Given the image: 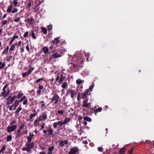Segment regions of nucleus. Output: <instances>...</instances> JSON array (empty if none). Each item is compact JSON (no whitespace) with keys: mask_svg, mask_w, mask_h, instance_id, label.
<instances>
[{"mask_svg":"<svg viewBox=\"0 0 154 154\" xmlns=\"http://www.w3.org/2000/svg\"><path fill=\"white\" fill-rule=\"evenodd\" d=\"M32 137H27V142L28 143H26L25 144L26 147H23L22 150L23 151H26L29 153H32V149H33L34 146V143L33 142L31 143L32 139Z\"/></svg>","mask_w":154,"mask_h":154,"instance_id":"1","label":"nucleus"},{"mask_svg":"<svg viewBox=\"0 0 154 154\" xmlns=\"http://www.w3.org/2000/svg\"><path fill=\"white\" fill-rule=\"evenodd\" d=\"M60 37H57L54 39V40L52 41L51 42V45L49 47V49L50 50H52V49H56L57 47L59 46L60 43L59 40Z\"/></svg>","mask_w":154,"mask_h":154,"instance_id":"2","label":"nucleus"},{"mask_svg":"<svg viewBox=\"0 0 154 154\" xmlns=\"http://www.w3.org/2000/svg\"><path fill=\"white\" fill-rule=\"evenodd\" d=\"M69 93L71 94V97L72 98V99H74L75 97L76 94H77V93L74 90L72 89H69L68 90V91H67L66 94H69Z\"/></svg>","mask_w":154,"mask_h":154,"instance_id":"3","label":"nucleus"},{"mask_svg":"<svg viewBox=\"0 0 154 154\" xmlns=\"http://www.w3.org/2000/svg\"><path fill=\"white\" fill-rule=\"evenodd\" d=\"M16 125H13L12 126H8L7 128V131L8 132H11L14 131L17 128Z\"/></svg>","mask_w":154,"mask_h":154,"instance_id":"4","label":"nucleus"},{"mask_svg":"<svg viewBox=\"0 0 154 154\" xmlns=\"http://www.w3.org/2000/svg\"><path fill=\"white\" fill-rule=\"evenodd\" d=\"M59 98V96L57 94H55L53 98L51 99V101L53 102L55 104H56L58 102Z\"/></svg>","mask_w":154,"mask_h":154,"instance_id":"5","label":"nucleus"},{"mask_svg":"<svg viewBox=\"0 0 154 154\" xmlns=\"http://www.w3.org/2000/svg\"><path fill=\"white\" fill-rule=\"evenodd\" d=\"M78 148L74 147L71 148L70 151L69 152V154H75L78 152Z\"/></svg>","mask_w":154,"mask_h":154,"instance_id":"6","label":"nucleus"},{"mask_svg":"<svg viewBox=\"0 0 154 154\" xmlns=\"http://www.w3.org/2000/svg\"><path fill=\"white\" fill-rule=\"evenodd\" d=\"M24 21L25 22L28 23L30 25H32L35 22L34 20L32 17L26 19Z\"/></svg>","mask_w":154,"mask_h":154,"instance_id":"7","label":"nucleus"},{"mask_svg":"<svg viewBox=\"0 0 154 154\" xmlns=\"http://www.w3.org/2000/svg\"><path fill=\"white\" fill-rule=\"evenodd\" d=\"M22 135L21 130L18 129L16 133L15 137L16 138H19L21 135Z\"/></svg>","mask_w":154,"mask_h":154,"instance_id":"8","label":"nucleus"},{"mask_svg":"<svg viewBox=\"0 0 154 154\" xmlns=\"http://www.w3.org/2000/svg\"><path fill=\"white\" fill-rule=\"evenodd\" d=\"M68 143L67 140L61 141L59 143V145L61 147H63L65 146V144H67Z\"/></svg>","mask_w":154,"mask_h":154,"instance_id":"9","label":"nucleus"},{"mask_svg":"<svg viewBox=\"0 0 154 154\" xmlns=\"http://www.w3.org/2000/svg\"><path fill=\"white\" fill-rule=\"evenodd\" d=\"M92 110H94V112H101L102 110V109L101 107H99L98 108H97V107L95 106L94 108H92Z\"/></svg>","mask_w":154,"mask_h":154,"instance_id":"10","label":"nucleus"},{"mask_svg":"<svg viewBox=\"0 0 154 154\" xmlns=\"http://www.w3.org/2000/svg\"><path fill=\"white\" fill-rule=\"evenodd\" d=\"M7 100H8L7 104H11L14 101V99L12 98L11 96H9L7 98Z\"/></svg>","mask_w":154,"mask_h":154,"instance_id":"11","label":"nucleus"},{"mask_svg":"<svg viewBox=\"0 0 154 154\" xmlns=\"http://www.w3.org/2000/svg\"><path fill=\"white\" fill-rule=\"evenodd\" d=\"M77 64V66H79V65L83 63V60L82 59L79 58L74 61Z\"/></svg>","mask_w":154,"mask_h":154,"instance_id":"12","label":"nucleus"},{"mask_svg":"<svg viewBox=\"0 0 154 154\" xmlns=\"http://www.w3.org/2000/svg\"><path fill=\"white\" fill-rule=\"evenodd\" d=\"M53 59H56L55 58L54 54L51 55L49 59L48 58H46L45 59V60L46 61H48L49 62H50Z\"/></svg>","mask_w":154,"mask_h":154,"instance_id":"13","label":"nucleus"},{"mask_svg":"<svg viewBox=\"0 0 154 154\" xmlns=\"http://www.w3.org/2000/svg\"><path fill=\"white\" fill-rule=\"evenodd\" d=\"M42 50L43 51L44 54H47L49 52V49L48 47L46 46L42 48Z\"/></svg>","mask_w":154,"mask_h":154,"instance_id":"14","label":"nucleus"},{"mask_svg":"<svg viewBox=\"0 0 154 154\" xmlns=\"http://www.w3.org/2000/svg\"><path fill=\"white\" fill-rule=\"evenodd\" d=\"M66 78V77L65 75H63L62 74H61L60 75V79L59 80V82L60 83H61L63 82V81Z\"/></svg>","mask_w":154,"mask_h":154,"instance_id":"15","label":"nucleus"},{"mask_svg":"<svg viewBox=\"0 0 154 154\" xmlns=\"http://www.w3.org/2000/svg\"><path fill=\"white\" fill-rule=\"evenodd\" d=\"M54 55L55 56V58H57L61 57L63 55L62 53H59L58 52H55L54 53Z\"/></svg>","mask_w":154,"mask_h":154,"instance_id":"16","label":"nucleus"},{"mask_svg":"<svg viewBox=\"0 0 154 154\" xmlns=\"http://www.w3.org/2000/svg\"><path fill=\"white\" fill-rule=\"evenodd\" d=\"M29 34L34 39H36V36H35V34L33 31H31L30 32Z\"/></svg>","mask_w":154,"mask_h":154,"instance_id":"17","label":"nucleus"},{"mask_svg":"<svg viewBox=\"0 0 154 154\" xmlns=\"http://www.w3.org/2000/svg\"><path fill=\"white\" fill-rule=\"evenodd\" d=\"M53 130L50 127H49L47 130V132L50 135H51L53 134Z\"/></svg>","mask_w":154,"mask_h":154,"instance_id":"18","label":"nucleus"},{"mask_svg":"<svg viewBox=\"0 0 154 154\" xmlns=\"http://www.w3.org/2000/svg\"><path fill=\"white\" fill-rule=\"evenodd\" d=\"M126 148L125 147H123L119 151V153L120 154H124Z\"/></svg>","mask_w":154,"mask_h":154,"instance_id":"19","label":"nucleus"},{"mask_svg":"<svg viewBox=\"0 0 154 154\" xmlns=\"http://www.w3.org/2000/svg\"><path fill=\"white\" fill-rule=\"evenodd\" d=\"M13 7V5L12 4V3L10 5V6H9L7 10V12L8 13H10L11 12L12 8Z\"/></svg>","mask_w":154,"mask_h":154,"instance_id":"20","label":"nucleus"},{"mask_svg":"<svg viewBox=\"0 0 154 154\" xmlns=\"http://www.w3.org/2000/svg\"><path fill=\"white\" fill-rule=\"evenodd\" d=\"M90 106V103H83V104L82 105V107L84 108H89Z\"/></svg>","mask_w":154,"mask_h":154,"instance_id":"21","label":"nucleus"},{"mask_svg":"<svg viewBox=\"0 0 154 154\" xmlns=\"http://www.w3.org/2000/svg\"><path fill=\"white\" fill-rule=\"evenodd\" d=\"M81 98L83 99H85L87 98V95L86 94V93H82V94L81 95Z\"/></svg>","mask_w":154,"mask_h":154,"instance_id":"22","label":"nucleus"},{"mask_svg":"<svg viewBox=\"0 0 154 154\" xmlns=\"http://www.w3.org/2000/svg\"><path fill=\"white\" fill-rule=\"evenodd\" d=\"M34 112H35V113L31 114L29 116V118L30 119H32L33 117H35L36 115H37L38 113L36 112V110L35 109Z\"/></svg>","mask_w":154,"mask_h":154,"instance_id":"23","label":"nucleus"},{"mask_svg":"<svg viewBox=\"0 0 154 154\" xmlns=\"http://www.w3.org/2000/svg\"><path fill=\"white\" fill-rule=\"evenodd\" d=\"M86 121H87L88 122H91V119L88 116H85L83 118Z\"/></svg>","mask_w":154,"mask_h":154,"instance_id":"24","label":"nucleus"},{"mask_svg":"<svg viewBox=\"0 0 154 154\" xmlns=\"http://www.w3.org/2000/svg\"><path fill=\"white\" fill-rule=\"evenodd\" d=\"M5 63H2V61L0 62V69H2L4 68V67L5 66Z\"/></svg>","mask_w":154,"mask_h":154,"instance_id":"25","label":"nucleus"},{"mask_svg":"<svg viewBox=\"0 0 154 154\" xmlns=\"http://www.w3.org/2000/svg\"><path fill=\"white\" fill-rule=\"evenodd\" d=\"M71 64L72 65V66L74 68H76L77 67H78L77 64L76 62H75L74 61L71 62Z\"/></svg>","mask_w":154,"mask_h":154,"instance_id":"26","label":"nucleus"},{"mask_svg":"<svg viewBox=\"0 0 154 154\" xmlns=\"http://www.w3.org/2000/svg\"><path fill=\"white\" fill-rule=\"evenodd\" d=\"M42 32L45 34H47V29L45 27H42Z\"/></svg>","mask_w":154,"mask_h":154,"instance_id":"27","label":"nucleus"},{"mask_svg":"<svg viewBox=\"0 0 154 154\" xmlns=\"http://www.w3.org/2000/svg\"><path fill=\"white\" fill-rule=\"evenodd\" d=\"M70 121V119L69 118L66 117L63 122V124L64 125L66 124L67 122H69Z\"/></svg>","mask_w":154,"mask_h":154,"instance_id":"28","label":"nucleus"},{"mask_svg":"<svg viewBox=\"0 0 154 154\" xmlns=\"http://www.w3.org/2000/svg\"><path fill=\"white\" fill-rule=\"evenodd\" d=\"M47 29L48 31L50 32L51 31L53 28L52 25L50 24L47 26Z\"/></svg>","mask_w":154,"mask_h":154,"instance_id":"29","label":"nucleus"},{"mask_svg":"<svg viewBox=\"0 0 154 154\" xmlns=\"http://www.w3.org/2000/svg\"><path fill=\"white\" fill-rule=\"evenodd\" d=\"M67 86V83L64 82L62 85L61 87L63 88H66Z\"/></svg>","mask_w":154,"mask_h":154,"instance_id":"30","label":"nucleus"},{"mask_svg":"<svg viewBox=\"0 0 154 154\" xmlns=\"http://www.w3.org/2000/svg\"><path fill=\"white\" fill-rule=\"evenodd\" d=\"M34 68L33 67H31L28 70V71L27 72L28 73V75L30 74L34 70Z\"/></svg>","mask_w":154,"mask_h":154,"instance_id":"31","label":"nucleus"},{"mask_svg":"<svg viewBox=\"0 0 154 154\" xmlns=\"http://www.w3.org/2000/svg\"><path fill=\"white\" fill-rule=\"evenodd\" d=\"M22 109V108L21 107H19L15 112V114H18L20 111Z\"/></svg>","mask_w":154,"mask_h":154,"instance_id":"32","label":"nucleus"},{"mask_svg":"<svg viewBox=\"0 0 154 154\" xmlns=\"http://www.w3.org/2000/svg\"><path fill=\"white\" fill-rule=\"evenodd\" d=\"M16 107H15V106L14 104H13L9 108V109L10 110H14L16 109Z\"/></svg>","mask_w":154,"mask_h":154,"instance_id":"33","label":"nucleus"},{"mask_svg":"<svg viewBox=\"0 0 154 154\" xmlns=\"http://www.w3.org/2000/svg\"><path fill=\"white\" fill-rule=\"evenodd\" d=\"M44 0H41L39 1V3L37 5H36V6H35V8H36L37 7H38L43 2Z\"/></svg>","mask_w":154,"mask_h":154,"instance_id":"34","label":"nucleus"},{"mask_svg":"<svg viewBox=\"0 0 154 154\" xmlns=\"http://www.w3.org/2000/svg\"><path fill=\"white\" fill-rule=\"evenodd\" d=\"M42 118V119L45 120L47 119V116L46 114L43 113L41 116Z\"/></svg>","mask_w":154,"mask_h":154,"instance_id":"35","label":"nucleus"},{"mask_svg":"<svg viewBox=\"0 0 154 154\" xmlns=\"http://www.w3.org/2000/svg\"><path fill=\"white\" fill-rule=\"evenodd\" d=\"M12 137L11 135H9L7 137V140H6L8 142V141H11V140L12 139Z\"/></svg>","mask_w":154,"mask_h":154,"instance_id":"36","label":"nucleus"},{"mask_svg":"<svg viewBox=\"0 0 154 154\" xmlns=\"http://www.w3.org/2000/svg\"><path fill=\"white\" fill-rule=\"evenodd\" d=\"M17 43H15V45H14L13 44L11 46V48L10 49V51H12L14 49V48H15V46L16 45H17Z\"/></svg>","mask_w":154,"mask_h":154,"instance_id":"37","label":"nucleus"},{"mask_svg":"<svg viewBox=\"0 0 154 154\" xmlns=\"http://www.w3.org/2000/svg\"><path fill=\"white\" fill-rule=\"evenodd\" d=\"M54 146H53L51 147H49L48 149V151L49 152H51L54 150Z\"/></svg>","mask_w":154,"mask_h":154,"instance_id":"38","label":"nucleus"},{"mask_svg":"<svg viewBox=\"0 0 154 154\" xmlns=\"http://www.w3.org/2000/svg\"><path fill=\"white\" fill-rule=\"evenodd\" d=\"M19 102H20L19 100H15V103L14 104L15 105V107H17L18 106Z\"/></svg>","mask_w":154,"mask_h":154,"instance_id":"39","label":"nucleus"},{"mask_svg":"<svg viewBox=\"0 0 154 154\" xmlns=\"http://www.w3.org/2000/svg\"><path fill=\"white\" fill-rule=\"evenodd\" d=\"M76 83L77 85H80L82 83V81L80 79H78L76 81Z\"/></svg>","mask_w":154,"mask_h":154,"instance_id":"40","label":"nucleus"},{"mask_svg":"<svg viewBox=\"0 0 154 154\" xmlns=\"http://www.w3.org/2000/svg\"><path fill=\"white\" fill-rule=\"evenodd\" d=\"M28 3L27 4V7L28 8H30L32 5L31 1L30 0H28Z\"/></svg>","mask_w":154,"mask_h":154,"instance_id":"41","label":"nucleus"},{"mask_svg":"<svg viewBox=\"0 0 154 154\" xmlns=\"http://www.w3.org/2000/svg\"><path fill=\"white\" fill-rule=\"evenodd\" d=\"M40 121L38 119H36L34 122V124L36 125H37L39 123Z\"/></svg>","mask_w":154,"mask_h":154,"instance_id":"42","label":"nucleus"},{"mask_svg":"<svg viewBox=\"0 0 154 154\" xmlns=\"http://www.w3.org/2000/svg\"><path fill=\"white\" fill-rule=\"evenodd\" d=\"M6 148V145H4L2 148L0 150L2 152H4L5 149Z\"/></svg>","mask_w":154,"mask_h":154,"instance_id":"43","label":"nucleus"},{"mask_svg":"<svg viewBox=\"0 0 154 154\" xmlns=\"http://www.w3.org/2000/svg\"><path fill=\"white\" fill-rule=\"evenodd\" d=\"M58 125H59L60 126H61L63 125H64L63 122L61 121H58L57 122Z\"/></svg>","mask_w":154,"mask_h":154,"instance_id":"44","label":"nucleus"},{"mask_svg":"<svg viewBox=\"0 0 154 154\" xmlns=\"http://www.w3.org/2000/svg\"><path fill=\"white\" fill-rule=\"evenodd\" d=\"M23 95V93H19V94L17 96V99H19L20 97H22V96Z\"/></svg>","mask_w":154,"mask_h":154,"instance_id":"45","label":"nucleus"},{"mask_svg":"<svg viewBox=\"0 0 154 154\" xmlns=\"http://www.w3.org/2000/svg\"><path fill=\"white\" fill-rule=\"evenodd\" d=\"M24 127V123L22 124L19 129L20 130H22Z\"/></svg>","mask_w":154,"mask_h":154,"instance_id":"46","label":"nucleus"},{"mask_svg":"<svg viewBox=\"0 0 154 154\" xmlns=\"http://www.w3.org/2000/svg\"><path fill=\"white\" fill-rule=\"evenodd\" d=\"M90 90H89L88 89H87L85 91V92L86 93V94L87 95H89L91 93L90 92Z\"/></svg>","mask_w":154,"mask_h":154,"instance_id":"47","label":"nucleus"},{"mask_svg":"<svg viewBox=\"0 0 154 154\" xmlns=\"http://www.w3.org/2000/svg\"><path fill=\"white\" fill-rule=\"evenodd\" d=\"M26 98V97L24 96L19 100V101L20 102H22L23 101L25 100Z\"/></svg>","mask_w":154,"mask_h":154,"instance_id":"48","label":"nucleus"},{"mask_svg":"<svg viewBox=\"0 0 154 154\" xmlns=\"http://www.w3.org/2000/svg\"><path fill=\"white\" fill-rule=\"evenodd\" d=\"M7 23L8 21L6 20H2L1 22L2 23V24L3 25L6 24Z\"/></svg>","mask_w":154,"mask_h":154,"instance_id":"49","label":"nucleus"},{"mask_svg":"<svg viewBox=\"0 0 154 154\" xmlns=\"http://www.w3.org/2000/svg\"><path fill=\"white\" fill-rule=\"evenodd\" d=\"M81 95L80 93H79L77 97V100L79 101L80 100L81 98V97L80 96Z\"/></svg>","mask_w":154,"mask_h":154,"instance_id":"50","label":"nucleus"},{"mask_svg":"<svg viewBox=\"0 0 154 154\" xmlns=\"http://www.w3.org/2000/svg\"><path fill=\"white\" fill-rule=\"evenodd\" d=\"M16 18L17 19H14V21L16 22H17L20 20V18L19 17H16Z\"/></svg>","mask_w":154,"mask_h":154,"instance_id":"51","label":"nucleus"},{"mask_svg":"<svg viewBox=\"0 0 154 154\" xmlns=\"http://www.w3.org/2000/svg\"><path fill=\"white\" fill-rule=\"evenodd\" d=\"M28 33H29L28 32L26 31V32L23 35V37L25 38L27 37V36H29Z\"/></svg>","mask_w":154,"mask_h":154,"instance_id":"52","label":"nucleus"},{"mask_svg":"<svg viewBox=\"0 0 154 154\" xmlns=\"http://www.w3.org/2000/svg\"><path fill=\"white\" fill-rule=\"evenodd\" d=\"M38 88L39 90H41L43 89V86L39 84L38 85Z\"/></svg>","mask_w":154,"mask_h":154,"instance_id":"53","label":"nucleus"},{"mask_svg":"<svg viewBox=\"0 0 154 154\" xmlns=\"http://www.w3.org/2000/svg\"><path fill=\"white\" fill-rule=\"evenodd\" d=\"M9 84H6L3 88L2 91H6L5 90V89L9 86Z\"/></svg>","mask_w":154,"mask_h":154,"instance_id":"54","label":"nucleus"},{"mask_svg":"<svg viewBox=\"0 0 154 154\" xmlns=\"http://www.w3.org/2000/svg\"><path fill=\"white\" fill-rule=\"evenodd\" d=\"M133 148H132L128 152L130 154H133Z\"/></svg>","mask_w":154,"mask_h":154,"instance_id":"55","label":"nucleus"},{"mask_svg":"<svg viewBox=\"0 0 154 154\" xmlns=\"http://www.w3.org/2000/svg\"><path fill=\"white\" fill-rule=\"evenodd\" d=\"M98 150L99 151L102 152L103 151V149L101 147H99L98 148Z\"/></svg>","mask_w":154,"mask_h":154,"instance_id":"56","label":"nucleus"},{"mask_svg":"<svg viewBox=\"0 0 154 154\" xmlns=\"http://www.w3.org/2000/svg\"><path fill=\"white\" fill-rule=\"evenodd\" d=\"M12 56L10 55L9 56H8L7 57V61H9L12 58Z\"/></svg>","mask_w":154,"mask_h":154,"instance_id":"57","label":"nucleus"},{"mask_svg":"<svg viewBox=\"0 0 154 154\" xmlns=\"http://www.w3.org/2000/svg\"><path fill=\"white\" fill-rule=\"evenodd\" d=\"M13 2L15 6H16L18 4V2L16 0H14L13 1Z\"/></svg>","mask_w":154,"mask_h":154,"instance_id":"58","label":"nucleus"},{"mask_svg":"<svg viewBox=\"0 0 154 154\" xmlns=\"http://www.w3.org/2000/svg\"><path fill=\"white\" fill-rule=\"evenodd\" d=\"M58 125L57 122H54L53 125L54 128L55 129Z\"/></svg>","mask_w":154,"mask_h":154,"instance_id":"59","label":"nucleus"},{"mask_svg":"<svg viewBox=\"0 0 154 154\" xmlns=\"http://www.w3.org/2000/svg\"><path fill=\"white\" fill-rule=\"evenodd\" d=\"M16 121L15 120H13L12 122H11V124H10V125H14V124H15L16 123Z\"/></svg>","mask_w":154,"mask_h":154,"instance_id":"60","label":"nucleus"},{"mask_svg":"<svg viewBox=\"0 0 154 154\" xmlns=\"http://www.w3.org/2000/svg\"><path fill=\"white\" fill-rule=\"evenodd\" d=\"M94 84H92V85L90 86L89 89L90 90V91H91L92 90L94 87Z\"/></svg>","mask_w":154,"mask_h":154,"instance_id":"61","label":"nucleus"},{"mask_svg":"<svg viewBox=\"0 0 154 154\" xmlns=\"http://www.w3.org/2000/svg\"><path fill=\"white\" fill-rule=\"evenodd\" d=\"M18 9L17 8H14L13 11H11L12 13L13 14L14 13L16 12L17 11Z\"/></svg>","mask_w":154,"mask_h":154,"instance_id":"62","label":"nucleus"},{"mask_svg":"<svg viewBox=\"0 0 154 154\" xmlns=\"http://www.w3.org/2000/svg\"><path fill=\"white\" fill-rule=\"evenodd\" d=\"M57 113L59 114H62L63 113V112L62 110H59L58 111Z\"/></svg>","mask_w":154,"mask_h":154,"instance_id":"63","label":"nucleus"},{"mask_svg":"<svg viewBox=\"0 0 154 154\" xmlns=\"http://www.w3.org/2000/svg\"><path fill=\"white\" fill-rule=\"evenodd\" d=\"M41 107L42 109H44L46 107L45 105V103H42L41 105Z\"/></svg>","mask_w":154,"mask_h":154,"instance_id":"64","label":"nucleus"}]
</instances>
